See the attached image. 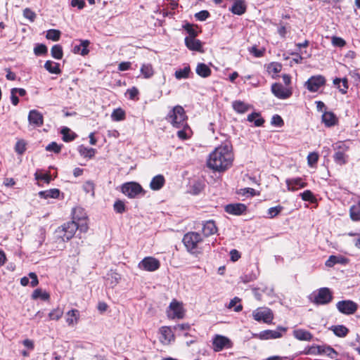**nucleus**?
Segmentation results:
<instances>
[{
  "label": "nucleus",
  "instance_id": "nucleus-60",
  "mask_svg": "<svg viewBox=\"0 0 360 360\" xmlns=\"http://www.w3.org/2000/svg\"><path fill=\"white\" fill-rule=\"evenodd\" d=\"M15 150L18 154L22 155L26 150V144L23 140L17 141L15 146Z\"/></svg>",
  "mask_w": 360,
  "mask_h": 360
},
{
  "label": "nucleus",
  "instance_id": "nucleus-25",
  "mask_svg": "<svg viewBox=\"0 0 360 360\" xmlns=\"http://www.w3.org/2000/svg\"><path fill=\"white\" fill-rule=\"evenodd\" d=\"M335 86H336L339 91L342 94H345L347 92L349 85L348 80L346 77L340 79V78H335L333 82Z\"/></svg>",
  "mask_w": 360,
  "mask_h": 360
},
{
  "label": "nucleus",
  "instance_id": "nucleus-37",
  "mask_svg": "<svg viewBox=\"0 0 360 360\" xmlns=\"http://www.w3.org/2000/svg\"><path fill=\"white\" fill-rule=\"evenodd\" d=\"M61 134L63 135V141L65 142L72 141L77 137V134L67 127H64L61 129Z\"/></svg>",
  "mask_w": 360,
  "mask_h": 360
},
{
  "label": "nucleus",
  "instance_id": "nucleus-22",
  "mask_svg": "<svg viewBox=\"0 0 360 360\" xmlns=\"http://www.w3.org/2000/svg\"><path fill=\"white\" fill-rule=\"evenodd\" d=\"M322 122L327 127H330L337 124L338 118L333 112L326 111L322 115Z\"/></svg>",
  "mask_w": 360,
  "mask_h": 360
},
{
  "label": "nucleus",
  "instance_id": "nucleus-64",
  "mask_svg": "<svg viewBox=\"0 0 360 360\" xmlns=\"http://www.w3.org/2000/svg\"><path fill=\"white\" fill-rule=\"evenodd\" d=\"M319 155L316 153H310L307 156V162L310 167H312L318 162Z\"/></svg>",
  "mask_w": 360,
  "mask_h": 360
},
{
  "label": "nucleus",
  "instance_id": "nucleus-3",
  "mask_svg": "<svg viewBox=\"0 0 360 360\" xmlns=\"http://www.w3.org/2000/svg\"><path fill=\"white\" fill-rule=\"evenodd\" d=\"M309 300L315 305H326L333 299L332 291L328 288H321L314 291L308 297Z\"/></svg>",
  "mask_w": 360,
  "mask_h": 360
},
{
  "label": "nucleus",
  "instance_id": "nucleus-26",
  "mask_svg": "<svg viewBox=\"0 0 360 360\" xmlns=\"http://www.w3.org/2000/svg\"><path fill=\"white\" fill-rule=\"evenodd\" d=\"M29 283H30V285L32 287H35V286H37L38 285L39 281H38L37 276V274L35 273L30 272L28 274V277L27 276H24V277L21 278V279H20V284L22 285L26 286Z\"/></svg>",
  "mask_w": 360,
  "mask_h": 360
},
{
  "label": "nucleus",
  "instance_id": "nucleus-56",
  "mask_svg": "<svg viewBox=\"0 0 360 360\" xmlns=\"http://www.w3.org/2000/svg\"><path fill=\"white\" fill-rule=\"evenodd\" d=\"M331 43L333 46L339 48H342L346 44V41L342 38L336 36L331 37Z\"/></svg>",
  "mask_w": 360,
  "mask_h": 360
},
{
  "label": "nucleus",
  "instance_id": "nucleus-45",
  "mask_svg": "<svg viewBox=\"0 0 360 360\" xmlns=\"http://www.w3.org/2000/svg\"><path fill=\"white\" fill-rule=\"evenodd\" d=\"M233 108L234 110L239 113H244L248 110V106L244 102L240 101H236L233 103Z\"/></svg>",
  "mask_w": 360,
  "mask_h": 360
},
{
  "label": "nucleus",
  "instance_id": "nucleus-28",
  "mask_svg": "<svg viewBox=\"0 0 360 360\" xmlns=\"http://www.w3.org/2000/svg\"><path fill=\"white\" fill-rule=\"evenodd\" d=\"M229 10L236 15H240L246 11V6L245 2L241 0H236L231 8Z\"/></svg>",
  "mask_w": 360,
  "mask_h": 360
},
{
  "label": "nucleus",
  "instance_id": "nucleus-7",
  "mask_svg": "<svg viewBox=\"0 0 360 360\" xmlns=\"http://www.w3.org/2000/svg\"><path fill=\"white\" fill-rule=\"evenodd\" d=\"M287 331V328L283 326H278L276 330H265L261 331L259 333L253 334V337L259 338L262 340L277 339L283 336V334Z\"/></svg>",
  "mask_w": 360,
  "mask_h": 360
},
{
  "label": "nucleus",
  "instance_id": "nucleus-27",
  "mask_svg": "<svg viewBox=\"0 0 360 360\" xmlns=\"http://www.w3.org/2000/svg\"><path fill=\"white\" fill-rule=\"evenodd\" d=\"M79 319V312L77 309H71L66 314V323L72 326L77 323Z\"/></svg>",
  "mask_w": 360,
  "mask_h": 360
},
{
  "label": "nucleus",
  "instance_id": "nucleus-11",
  "mask_svg": "<svg viewBox=\"0 0 360 360\" xmlns=\"http://www.w3.org/2000/svg\"><path fill=\"white\" fill-rule=\"evenodd\" d=\"M336 307L340 313L346 315H351L356 311L358 305L356 302L347 300L339 301L336 304Z\"/></svg>",
  "mask_w": 360,
  "mask_h": 360
},
{
  "label": "nucleus",
  "instance_id": "nucleus-50",
  "mask_svg": "<svg viewBox=\"0 0 360 360\" xmlns=\"http://www.w3.org/2000/svg\"><path fill=\"white\" fill-rule=\"evenodd\" d=\"M111 118L114 121H121L125 118V112L121 108H117L111 114Z\"/></svg>",
  "mask_w": 360,
  "mask_h": 360
},
{
  "label": "nucleus",
  "instance_id": "nucleus-12",
  "mask_svg": "<svg viewBox=\"0 0 360 360\" xmlns=\"http://www.w3.org/2000/svg\"><path fill=\"white\" fill-rule=\"evenodd\" d=\"M140 269L147 271H155L160 266V261L152 257H146L143 259L138 265Z\"/></svg>",
  "mask_w": 360,
  "mask_h": 360
},
{
  "label": "nucleus",
  "instance_id": "nucleus-38",
  "mask_svg": "<svg viewBox=\"0 0 360 360\" xmlns=\"http://www.w3.org/2000/svg\"><path fill=\"white\" fill-rule=\"evenodd\" d=\"M247 120L250 122H254L255 127L262 126L264 120L260 116L259 113L257 112H252L248 116Z\"/></svg>",
  "mask_w": 360,
  "mask_h": 360
},
{
  "label": "nucleus",
  "instance_id": "nucleus-44",
  "mask_svg": "<svg viewBox=\"0 0 360 360\" xmlns=\"http://www.w3.org/2000/svg\"><path fill=\"white\" fill-rule=\"evenodd\" d=\"M346 153L343 152H335L333 155V160L335 162L339 165H345L347 162Z\"/></svg>",
  "mask_w": 360,
  "mask_h": 360
},
{
  "label": "nucleus",
  "instance_id": "nucleus-41",
  "mask_svg": "<svg viewBox=\"0 0 360 360\" xmlns=\"http://www.w3.org/2000/svg\"><path fill=\"white\" fill-rule=\"evenodd\" d=\"M50 295L46 291H43L41 288L34 290L32 294V298L33 300L41 299V300H48Z\"/></svg>",
  "mask_w": 360,
  "mask_h": 360
},
{
  "label": "nucleus",
  "instance_id": "nucleus-46",
  "mask_svg": "<svg viewBox=\"0 0 360 360\" xmlns=\"http://www.w3.org/2000/svg\"><path fill=\"white\" fill-rule=\"evenodd\" d=\"M349 216L352 221H360V208L356 205H352L349 209Z\"/></svg>",
  "mask_w": 360,
  "mask_h": 360
},
{
  "label": "nucleus",
  "instance_id": "nucleus-17",
  "mask_svg": "<svg viewBox=\"0 0 360 360\" xmlns=\"http://www.w3.org/2000/svg\"><path fill=\"white\" fill-rule=\"evenodd\" d=\"M160 341L164 345H168L174 340V333L170 327L162 326L160 328Z\"/></svg>",
  "mask_w": 360,
  "mask_h": 360
},
{
  "label": "nucleus",
  "instance_id": "nucleus-8",
  "mask_svg": "<svg viewBox=\"0 0 360 360\" xmlns=\"http://www.w3.org/2000/svg\"><path fill=\"white\" fill-rule=\"evenodd\" d=\"M167 316L171 319H181L184 317L185 310L183 307L182 303L173 300L169 304L167 311Z\"/></svg>",
  "mask_w": 360,
  "mask_h": 360
},
{
  "label": "nucleus",
  "instance_id": "nucleus-2",
  "mask_svg": "<svg viewBox=\"0 0 360 360\" xmlns=\"http://www.w3.org/2000/svg\"><path fill=\"white\" fill-rule=\"evenodd\" d=\"M187 115L183 107L174 106L167 116V121L176 128L187 127Z\"/></svg>",
  "mask_w": 360,
  "mask_h": 360
},
{
  "label": "nucleus",
  "instance_id": "nucleus-52",
  "mask_svg": "<svg viewBox=\"0 0 360 360\" xmlns=\"http://www.w3.org/2000/svg\"><path fill=\"white\" fill-rule=\"evenodd\" d=\"M46 38L54 41H58L60 37V32L58 30H49L46 33Z\"/></svg>",
  "mask_w": 360,
  "mask_h": 360
},
{
  "label": "nucleus",
  "instance_id": "nucleus-15",
  "mask_svg": "<svg viewBox=\"0 0 360 360\" xmlns=\"http://www.w3.org/2000/svg\"><path fill=\"white\" fill-rule=\"evenodd\" d=\"M83 210L82 208L74 209L73 210V219L77 221L78 229L79 231L86 233L88 231V225L86 220L85 214L82 213Z\"/></svg>",
  "mask_w": 360,
  "mask_h": 360
},
{
  "label": "nucleus",
  "instance_id": "nucleus-58",
  "mask_svg": "<svg viewBox=\"0 0 360 360\" xmlns=\"http://www.w3.org/2000/svg\"><path fill=\"white\" fill-rule=\"evenodd\" d=\"M61 145H58L56 142H51L46 146V150L47 151L54 152L55 153H59L61 150Z\"/></svg>",
  "mask_w": 360,
  "mask_h": 360
},
{
  "label": "nucleus",
  "instance_id": "nucleus-20",
  "mask_svg": "<svg viewBox=\"0 0 360 360\" xmlns=\"http://www.w3.org/2000/svg\"><path fill=\"white\" fill-rule=\"evenodd\" d=\"M186 46L191 51L203 52L202 44L200 40L195 38H185L184 39Z\"/></svg>",
  "mask_w": 360,
  "mask_h": 360
},
{
  "label": "nucleus",
  "instance_id": "nucleus-40",
  "mask_svg": "<svg viewBox=\"0 0 360 360\" xmlns=\"http://www.w3.org/2000/svg\"><path fill=\"white\" fill-rule=\"evenodd\" d=\"M324 345H312L308 348H306L303 352L305 354H323Z\"/></svg>",
  "mask_w": 360,
  "mask_h": 360
},
{
  "label": "nucleus",
  "instance_id": "nucleus-42",
  "mask_svg": "<svg viewBox=\"0 0 360 360\" xmlns=\"http://www.w3.org/2000/svg\"><path fill=\"white\" fill-rule=\"evenodd\" d=\"M240 301H241V300L239 297H235L234 298L231 300V301L228 305V308L229 309L233 308L234 311H236V312H239V311H242L243 306L240 303Z\"/></svg>",
  "mask_w": 360,
  "mask_h": 360
},
{
  "label": "nucleus",
  "instance_id": "nucleus-1",
  "mask_svg": "<svg viewBox=\"0 0 360 360\" xmlns=\"http://www.w3.org/2000/svg\"><path fill=\"white\" fill-rule=\"evenodd\" d=\"M233 155L229 145L217 147L209 155L207 166L217 172H224L232 165Z\"/></svg>",
  "mask_w": 360,
  "mask_h": 360
},
{
  "label": "nucleus",
  "instance_id": "nucleus-19",
  "mask_svg": "<svg viewBox=\"0 0 360 360\" xmlns=\"http://www.w3.org/2000/svg\"><path fill=\"white\" fill-rule=\"evenodd\" d=\"M224 209L230 214L240 215L246 211L247 207L243 203H235L226 205Z\"/></svg>",
  "mask_w": 360,
  "mask_h": 360
},
{
  "label": "nucleus",
  "instance_id": "nucleus-10",
  "mask_svg": "<svg viewBox=\"0 0 360 360\" xmlns=\"http://www.w3.org/2000/svg\"><path fill=\"white\" fill-rule=\"evenodd\" d=\"M255 321L270 323L274 319L271 310L266 307H259L252 312Z\"/></svg>",
  "mask_w": 360,
  "mask_h": 360
},
{
  "label": "nucleus",
  "instance_id": "nucleus-33",
  "mask_svg": "<svg viewBox=\"0 0 360 360\" xmlns=\"http://www.w3.org/2000/svg\"><path fill=\"white\" fill-rule=\"evenodd\" d=\"M44 68L51 74H60V64L52 60H47L44 64Z\"/></svg>",
  "mask_w": 360,
  "mask_h": 360
},
{
  "label": "nucleus",
  "instance_id": "nucleus-21",
  "mask_svg": "<svg viewBox=\"0 0 360 360\" xmlns=\"http://www.w3.org/2000/svg\"><path fill=\"white\" fill-rule=\"evenodd\" d=\"M293 336L298 340L310 341L313 338V335L304 329H296L293 330Z\"/></svg>",
  "mask_w": 360,
  "mask_h": 360
},
{
  "label": "nucleus",
  "instance_id": "nucleus-31",
  "mask_svg": "<svg viewBox=\"0 0 360 360\" xmlns=\"http://www.w3.org/2000/svg\"><path fill=\"white\" fill-rule=\"evenodd\" d=\"M195 72L201 77L206 78L210 76L211 69L205 63H200L197 65Z\"/></svg>",
  "mask_w": 360,
  "mask_h": 360
},
{
  "label": "nucleus",
  "instance_id": "nucleus-16",
  "mask_svg": "<svg viewBox=\"0 0 360 360\" xmlns=\"http://www.w3.org/2000/svg\"><path fill=\"white\" fill-rule=\"evenodd\" d=\"M212 346L215 352H219L225 348H230L231 343L228 338L217 335L212 340Z\"/></svg>",
  "mask_w": 360,
  "mask_h": 360
},
{
  "label": "nucleus",
  "instance_id": "nucleus-63",
  "mask_svg": "<svg viewBox=\"0 0 360 360\" xmlns=\"http://www.w3.org/2000/svg\"><path fill=\"white\" fill-rule=\"evenodd\" d=\"M271 124L276 127H281L284 124L282 117L278 115H274L271 118Z\"/></svg>",
  "mask_w": 360,
  "mask_h": 360
},
{
  "label": "nucleus",
  "instance_id": "nucleus-43",
  "mask_svg": "<svg viewBox=\"0 0 360 360\" xmlns=\"http://www.w3.org/2000/svg\"><path fill=\"white\" fill-rule=\"evenodd\" d=\"M51 53L53 58L60 60L63 58V52L62 46L60 44H56L52 46Z\"/></svg>",
  "mask_w": 360,
  "mask_h": 360
},
{
  "label": "nucleus",
  "instance_id": "nucleus-61",
  "mask_svg": "<svg viewBox=\"0 0 360 360\" xmlns=\"http://www.w3.org/2000/svg\"><path fill=\"white\" fill-rule=\"evenodd\" d=\"M36 56H41L47 53V47L43 44H37L34 49Z\"/></svg>",
  "mask_w": 360,
  "mask_h": 360
},
{
  "label": "nucleus",
  "instance_id": "nucleus-29",
  "mask_svg": "<svg viewBox=\"0 0 360 360\" xmlns=\"http://www.w3.org/2000/svg\"><path fill=\"white\" fill-rule=\"evenodd\" d=\"M348 259L342 256L330 255L326 262V266L332 267L336 264H346Z\"/></svg>",
  "mask_w": 360,
  "mask_h": 360
},
{
  "label": "nucleus",
  "instance_id": "nucleus-24",
  "mask_svg": "<svg viewBox=\"0 0 360 360\" xmlns=\"http://www.w3.org/2000/svg\"><path fill=\"white\" fill-rule=\"evenodd\" d=\"M79 44L75 45L73 47V52L79 53L82 56H86L89 53V51L88 46L90 44L89 40H79Z\"/></svg>",
  "mask_w": 360,
  "mask_h": 360
},
{
  "label": "nucleus",
  "instance_id": "nucleus-4",
  "mask_svg": "<svg viewBox=\"0 0 360 360\" xmlns=\"http://www.w3.org/2000/svg\"><path fill=\"white\" fill-rule=\"evenodd\" d=\"M182 241L188 252L196 254L200 252L199 245L202 243L203 238L199 233L191 231L184 235Z\"/></svg>",
  "mask_w": 360,
  "mask_h": 360
},
{
  "label": "nucleus",
  "instance_id": "nucleus-53",
  "mask_svg": "<svg viewBox=\"0 0 360 360\" xmlns=\"http://www.w3.org/2000/svg\"><path fill=\"white\" fill-rule=\"evenodd\" d=\"M333 150L335 152H343L346 153L348 149L349 146H347V144L343 141H338L333 145Z\"/></svg>",
  "mask_w": 360,
  "mask_h": 360
},
{
  "label": "nucleus",
  "instance_id": "nucleus-54",
  "mask_svg": "<svg viewBox=\"0 0 360 360\" xmlns=\"http://www.w3.org/2000/svg\"><path fill=\"white\" fill-rule=\"evenodd\" d=\"M323 354L330 359H335L338 356V353L333 347L326 345H324Z\"/></svg>",
  "mask_w": 360,
  "mask_h": 360
},
{
  "label": "nucleus",
  "instance_id": "nucleus-62",
  "mask_svg": "<svg viewBox=\"0 0 360 360\" xmlns=\"http://www.w3.org/2000/svg\"><path fill=\"white\" fill-rule=\"evenodd\" d=\"M281 65L278 63H271L268 65L267 70L269 73H278L281 70Z\"/></svg>",
  "mask_w": 360,
  "mask_h": 360
},
{
  "label": "nucleus",
  "instance_id": "nucleus-48",
  "mask_svg": "<svg viewBox=\"0 0 360 360\" xmlns=\"http://www.w3.org/2000/svg\"><path fill=\"white\" fill-rule=\"evenodd\" d=\"M63 309H62L59 307H57L56 309H53L49 314V319L58 321L63 316Z\"/></svg>",
  "mask_w": 360,
  "mask_h": 360
},
{
  "label": "nucleus",
  "instance_id": "nucleus-32",
  "mask_svg": "<svg viewBox=\"0 0 360 360\" xmlns=\"http://www.w3.org/2000/svg\"><path fill=\"white\" fill-rule=\"evenodd\" d=\"M140 72L146 79L152 77L155 72L153 67L150 63H143L140 68Z\"/></svg>",
  "mask_w": 360,
  "mask_h": 360
},
{
  "label": "nucleus",
  "instance_id": "nucleus-30",
  "mask_svg": "<svg viewBox=\"0 0 360 360\" xmlns=\"http://www.w3.org/2000/svg\"><path fill=\"white\" fill-rule=\"evenodd\" d=\"M165 182L164 176L161 174H158L152 179L150 183V188L153 191H158L163 187Z\"/></svg>",
  "mask_w": 360,
  "mask_h": 360
},
{
  "label": "nucleus",
  "instance_id": "nucleus-34",
  "mask_svg": "<svg viewBox=\"0 0 360 360\" xmlns=\"http://www.w3.org/2000/svg\"><path fill=\"white\" fill-rule=\"evenodd\" d=\"M77 150L79 153L84 158H92L96 153V150L94 148H88L84 145H80Z\"/></svg>",
  "mask_w": 360,
  "mask_h": 360
},
{
  "label": "nucleus",
  "instance_id": "nucleus-39",
  "mask_svg": "<svg viewBox=\"0 0 360 360\" xmlns=\"http://www.w3.org/2000/svg\"><path fill=\"white\" fill-rule=\"evenodd\" d=\"M60 191L57 188H53L48 191H40L39 195L41 198L47 199L49 198H57L59 196Z\"/></svg>",
  "mask_w": 360,
  "mask_h": 360
},
{
  "label": "nucleus",
  "instance_id": "nucleus-47",
  "mask_svg": "<svg viewBox=\"0 0 360 360\" xmlns=\"http://www.w3.org/2000/svg\"><path fill=\"white\" fill-rule=\"evenodd\" d=\"M183 28L188 34V36L185 38H195L198 34V32L195 30L194 26L190 23H186L184 25Z\"/></svg>",
  "mask_w": 360,
  "mask_h": 360
},
{
  "label": "nucleus",
  "instance_id": "nucleus-59",
  "mask_svg": "<svg viewBox=\"0 0 360 360\" xmlns=\"http://www.w3.org/2000/svg\"><path fill=\"white\" fill-rule=\"evenodd\" d=\"M174 330L179 334L184 331H191V327L188 323H181L174 326Z\"/></svg>",
  "mask_w": 360,
  "mask_h": 360
},
{
  "label": "nucleus",
  "instance_id": "nucleus-14",
  "mask_svg": "<svg viewBox=\"0 0 360 360\" xmlns=\"http://www.w3.org/2000/svg\"><path fill=\"white\" fill-rule=\"evenodd\" d=\"M273 94L279 99H286L291 96L292 91L290 88L285 87L280 83H274L271 86Z\"/></svg>",
  "mask_w": 360,
  "mask_h": 360
},
{
  "label": "nucleus",
  "instance_id": "nucleus-6",
  "mask_svg": "<svg viewBox=\"0 0 360 360\" xmlns=\"http://www.w3.org/2000/svg\"><path fill=\"white\" fill-rule=\"evenodd\" d=\"M121 191L129 198H135L139 195H144L146 191L137 182L130 181L122 185Z\"/></svg>",
  "mask_w": 360,
  "mask_h": 360
},
{
  "label": "nucleus",
  "instance_id": "nucleus-23",
  "mask_svg": "<svg viewBox=\"0 0 360 360\" xmlns=\"http://www.w3.org/2000/svg\"><path fill=\"white\" fill-rule=\"evenodd\" d=\"M217 228L214 221L209 220L205 221L202 226V233L205 237H208L216 233Z\"/></svg>",
  "mask_w": 360,
  "mask_h": 360
},
{
  "label": "nucleus",
  "instance_id": "nucleus-9",
  "mask_svg": "<svg viewBox=\"0 0 360 360\" xmlns=\"http://www.w3.org/2000/svg\"><path fill=\"white\" fill-rule=\"evenodd\" d=\"M326 82V78L323 76L321 75H314L308 79L304 86L310 92H316L321 86L325 85Z\"/></svg>",
  "mask_w": 360,
  "mask_h": 360
},
{
  "label": "nucleus",
  "instance_id": "nucleus-55",
  "mask_svg": "<svg viewBox=\"0 0 360 360\" xmlns=\"http://www.w3.org/2000/svg\"><path fill=\"white\" fill-rule=\"evenodd\" d=\"M283 210V207L281 205H278L276 207H270L267 213L269 214V218L272 219L276 217L279 213Z\"/></svg>",
  "mask_w": 360,
  "mask_h": 360
},
{
  "label": "nucleus",
  "instance_id": "nucleus-51",
  "mask_svg": "<svg viewBox=\"0 0 360 360\" xmlns=\"http://www.w3.org/2000/svg\"><path fill=\"white\" fill-rule=\"evenodd\" d=\"M181 129L177 131V136L181 140H186L190 137L191 129L187 124V127H181Z\"/></svg>",
  "mask_w": 360,
  "mask_h": 360
},
{
  "label": "nucleus",
  "instance_id": "nucleus-13",
  "mask_svg": "<svg viewBox=\"0 0 360 360\" xmlns=\"http://www.w3.org/2000/svg\"><path fill=\"white\" fill-rule=\"evenodd\" d=\"M287 190L288 191L295 192L301 188L307 187V183L304 179L302 177L288 178L285 179Z\"/></svg>",
  "mask_w": 360,
  "mask_h": 360
},
{
  "label": "nucleus",
  "instance_id": "nucleus-5",
  "mask_svg": "<svg viewBox=\"0 0 360 360\" xmlns=\"http://www.w3.org/2000/svg\"><path fill=\"white\" fill-rule=\"evenodd\" d=\"M77 230H78V226L75 219H73L59 226L56 230V233L58 238H61L63 242H65L74 236Z\"/></svg>",
  "mask_w": 360,
  "mask_h": 360
},
{
  "label": "nucleus",
  "instance_id": "nucleus-36",
  "mask_svg": "<svg viewBox=\"0 0 360 360\" xmlns=\"http://www.w3.org/2000/svg\"><path fill=\"white\" fill-rule=\"evenodd\" d=\"M330 329L336 336L340 338L345 337L349 333L348 328L343 325L333 326Z\"/></svg>",
  "mask_w": 360,
  "mask_h": 360
},
{
  "label": "nucleus",
  "instance_id": "nucleus-35",
  "mask_svg": "<svg viewBox=\"0 0 360 360\" xmlns=\"http://www.w3.org/2000/svg\"><path fill=\"white\" fill-rule=\"evenodd\" d=\"M191 73L189 65H186L183 69H179L175 71L174 76L176 79L180 80L182 79H187L190 77Z\"/></svg>",
  "mask_w": 360,
  "mask_h": 360
},
{
  "label": "nucleus",
  "instance_id": "nucleus-49",
  "mask_svg": "<svg viewBox=\"0 0 360 360\" xmlns=\"http://www.w3.org/2000/svg\"><path fill=\"white\" fill-rule=\"evenodd\" d=\"M300 196H301L302 200L304 201H308L311 203L316 201V197L309 190H306L304 192L300 193Z\"/></svg>",
  "mask_w": 360,
  "mask_h": 360
},
{
  "label": "nucleus",
  "instance_id": "nucleus-18",
  "mask_svg": "<svg viewBox=\"0 0 360 360\" xmlns=\"http://www.w3.org/2000/svg\"><path fill=\"white\" fill-rule=\"evenodd\" d=\"M28 121L30 124L39 127L42 126L44 123L43 115L37 110H31L29 112Z\"/></svg>",
  "mask_w": 360,
  "mask_h": 360
},
{
  "label": "nucleus",
  "instance_id": "nucleus-57",
  "mask_svg": "<svg viewBox=\"0 0 360 360\" xmlns=\"http://www.w3.org/2000/svg\"><path fill=\"white\" fill-rule=\"evenodd\" d=\"M114 210L119 214H122L125 212V204L123 201L120 200H117L115 202L114 205Z\"/></svg>",
  "mask_w": 360,
  "mask_h": 360
}]
</instances>
